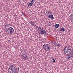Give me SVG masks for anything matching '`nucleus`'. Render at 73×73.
I'll return each instance as SVG.
<instances>
[{"label":"nucleus","mask_w":73,"mask_h":73,"mask_svg":"<svg viewBox=\"0 0 73 73\" xmlns=\"http://www.w3.org/2000/svg\"><path fill=\"white\" fill-rule=\"evenodd\" d=\"M71 48L70 47L68 46H65L64 48V52L65 54H71L70 55L71 57L72 58L73 57V52L71 50Z\"/></svg>","instance_id":"obj_1"},{"label":"nucleus","mask_w":73,"mask_h":73,"mask_svg":"<svg viewBox=\"0 0 73 73\" xmlns=\"http://www.w3.org/2000/svg\"><path fill=\"white\" fill-rule=\"evenodd\" d=\"M8 70L9 73H15L17 72L16 67L13 65L10 66L8 68Z\"/></svg>","instance_id":"obj_2"},{"label":"nucleus","mask_w":73,"mask_h":73,"mask_svg":"<svg viewBox=\"0 0 73 73\" xmlns=\"http://www.w3.org/2000/svg\"><path fill=\"white\" fill-rule=\"evenodd\" d=\"M42 48L45 51H49L51 49L50 45L48 44H45L42 46Z\"/></svg>","instance_id":"obj_3"},{"label":"nucleus","mask_w":73,"mask_h":73,"mask_svg":"<svg viewBox=\"0 0 73 73\" xmlns=\"http://www.w3.org/2000/svg\"><path fill=\"white\" fill-rule=\"evenodd\" d=\"M7 32L10 34H12L14 32V30L13 28L10 27L8 29Z\"/></svg>","instance_id":"obj_4"},{"label":"nucleus","mask_w":73,"mask_h":73,"mask_svg":"<svg viewBox=\"0 0 73 73\" xmlns=\"http://www.w3.org/2000/svg\"><path fill=\"white\" fill-rule=\"evenodd\" d=\"M50 13H51V12H50V11H49V10H48L47 11H46L45 14L46 16H49L50 15Z\"/></svg>","instance_id":"obj_5"},{"label":"nucleus","mask_w":73,"mask_h":73,"mask_svg":"<svg viewBox=\"0 0 73 73\" xmlns=\"http://www.w3.org/2000/svg\"><path fill=\"white\" fill-rule=\"evenodd\" d=\"M40 32V33L41 34H44V33H46V31L44 30V29H43L41 30Z\"/></svg>","instance_id":"obj_6"},{"label":"nucleus","mask_w":73,"mask_h":73,"mask_svg":"<svg viewBox=\"0 0 73 73\" xmlns=\"http://www.w3.org/2000/svg\"><path fill=\"white\" fill-rule=\"evenodd\" d=\"M49 16H48V18H50V19H51V20H53V19H54V17H53V15H49Z\"/></svg>","instance_id":"obj_7"},{"label":"nucleus","mask_w":73,"mask_h":73,"mask_svg":"<svg viewBox=\"0 0 73 73\" xmlns=\"http://www.w3.org/2000/svg\"><path fill=\"white\" fill-rule=\"evenodd\" d=\"M36 28H38V31H40V30H41L42 29H44L40 27H38L37 26H36Z\"/></svg>","instance_id":"obj_8"},{"label":"nucleus","mask_w":73,"mask_h":73,"mask_svg":"<svg viewBox=\"0 0 73 73\" xmlns=\"http://www.w3.org/2000/svg\"><path fill=\"white\" fill-rule=\"evenodd\" d=\"M60 32H61V31H63V32H65V29H64V28L62 27V28H60Z\"/></svg>","instance_id":"obj_9"},{"label":"nucleus","mask_w":73,"mask_h":73,"mask_svg":"<svg viewBox=\"0 0 73 73\" xmlns=\"http://www.w3.org/2000/svg\"><path fill=\"white\" fill-rule=\"evenodd\" d=\"M59 27L60 25H59L58 24H56L55 26V27L56 28H58Z\"/></svg>","instance_id":"obj_10"},{"label":"nucleus","mask_w":73,"mask_h":73,"mask_svg":"<svg viewBox=\"0 0 73 73\" xmlns=\"http://www.w3.org/2000/svg\"><path fill=\"white\" fill-rule=\"evenodd\" d=\"M30 23L31 25H33V26H35V23L33 22H32V21H31L30 22Z\"/></svg>","instance_id":"obj_11"},{"label":"nucleus","mask_w":73,"mask_h":73,"mask_svg":"<svg viewBox=\"0 0 73 73\" xmlns=\"http://www.w3.org/2000/svg\"><path fill=\"white\" fill-rule=\"evenodd\" d=\"M47 24H48L47 25L48 26H49V27H50V26H51V23L48 22Z\"/></svg>","instance_id":"obj_12"},{"label":"nucleus","mask_w":73,"mask_h":73,"mask_svg":"<svg viewBox=\"0 0 73 73\" xmlns=\"http://www.w3.org/2000/svg\"><path fill=\"white\" fill-rule=\"evenodd\" d=\"M23 58H27V55L26 54H25L24 55H23Z\"/></svg>","instance_id":"obj_13"},{"label":"nucleus","mask_w":73,"mask_h":73,"mask_svg":"<svg viewBox=\"0 0 73 73\" xmlns=\"http://www.w3.org/2000/svg\"><path fill=\"white\" fill-rule=\"evenodd\" d=\"M33 5V4L31 3H29L27 4V5L28 6H29V7H32V5Z\"/></svg>","instance_id":"obj_14"},{"label":"nucleus","mask_w":73,"mask_h":73,"mask_svg":"<svg viewBox=\"0 0 73 73\" xmlns=\"http://www.w3.org/2000/svg\"><path fill=\"white\" fill-rule=\"evenodd\" d=\"M7 27H10V26H11V25H10V24H7V25H6L5 26V27L6 28V27H7Z\"/></svg>","instance_id":"obj_15"},{"label":"nucleus","mask_w":73,"mask_h":73,"mask_svg":"<svg viewBox=\"0 0 73 73\" xmlns=\"http://www.w3.org/2000/svg\"><path fill=\"white\" fill-rule=\"evenodd\" d=\"M51 43H52V44H56V42L54 41H51Z\"/></svg>","instance_id":"obj_16"},{"label":"nucleus","mask_w":73,"mask_h":73,"mask_svg":"<svg viewBox=\"0 0 73 73\" xmlns=\"http://www.w3.org/2000/svg\"><path fill=\"white\" fill-rule=\"evenodd\" d=\"M70 57H71V56H69L67 57V59L68 60H70Z\"/></svg>","instance_id":"obj_17"},{"label":"nucleus","mask_w":73,"mask_h":73,"mask_svg":"<svg viewBox=\"0 0 73 73\" xmlns=\"http://www.w3.org/2000/svg\"><path fill=\"white\" fill-rule=\"evenodd\" d=\"M52 62H55V60L54 59H53L52 60Z\"/></svg>","instance_id":"obj_18"},{"label":"nucleus","mask_w":73,"mask_h":73,"mask_svg":"<svg viewBox=\"0 0 73 73\" xmlns=\"http://www.w3.org/2000/svg\"><path fill=\"white\" fill-rule=\"evenodd\" d=\"M35 3V1H34V0H32L31 3L32 4H33Z\"/></svg>","instance_id":"obj_19"},{"label":"nucleus","mask_w":73,"mask_h":73,"mask_svg":"<svg viewBox=\"0 0 73 73\" xmlns=\"http://www.w3.org/2000/svg\"><path fill=\"white\" fill-rule=\"evenodd\" d=\"M56 45L57 46H58V47H60V44L57 43Z\"/></svg>","instance_id":"obj_20"},{"label":"nucleus","mask_w":73,"mask_h":73,"mask_svg":"<svg viewBox=\"0 0 73 73\" xmlns=\"http://www.w3.org/2000/svg\"><path fill=\"white\" fill-rule=\"evenodd\" d=\"M18 70L19 71V67H18Z\"/></svg>","instance_id":"obj_21"},{"label":"nucleus","mask_w":73,"mask_h":73,"mask_svg":"<svg viewBox=\"0 0 73 73\" xmlns=\"http://www.w3.org/2000/svg\"><path fill=\"white\" fill-rule=\"evenodd\" d=\"M15 72V73H18V72Z\"/></svg>","instance_id":"obj_22"}]
</instances>
